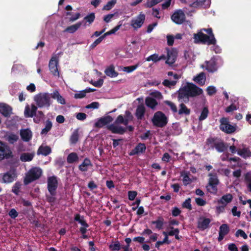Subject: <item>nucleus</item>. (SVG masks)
<instances>
[{
  "instance_id": "nucleus-51",
  "label": "nucleus",
  "mask_w": 251,
  "mask_h": 251,
  "mask_svg": "<svg viewBox=\"0 0 251 251\" xmlns=\"http://www.w3.org/2000/svg\"><path fill=\"white\" fill-rule=\"evenodd\" d=\"M218 140L217 138H209L207 139L206 144L213 147L216 145Z\"/></svg>"
},
{
  "instance_id": "nucleus-31",
  "label": "nucleus",
  "mask_w": 251,
  "mask_h": 251,
  "mask_svg": "<svg viewBox=\"0 0 251 251\" xmlns=\"http://www.w3.org/2000/svg\"><path fill=\"white\" fill-rule=\"evenodd\" d=\"M50 195H46V199L47 202L50 203L51 206H53L55 204L56 198L55 196L56 195V192H53L52 194L49 193Z\"/></svg>"
},
{
  "instance_id": "nucleus-28",
  "label": "nucleus",
  "mask_w": 251,
  "mask_h": 251,
  "mask_svg": "<svg viewBox=\"0 0 251 251\" xmlns=\"http://www.w3.org/2000/svg\"><path fill=\"white\" fill-rule=\"evenodd\" d=\"M145 113V107L144 105L141 104L137 106L136 110L135 115L138 119H142Z\"/></svg>"
},
{
  "instance_id": "nucleus-9",
  "label": "nucleus",
  "mask_w": 251,
  "mask_h": 251,
  "mask_svg": "<svg viewBox=\"0 0 251 251\" xmlns=\"http://www.w3.org/2000/svg\"><path fill=\"white\" fill-rule=\"evenodd\" d=\"M12 152L9 146L0 140V161L13 157Z\"/></svg>"
},
{
  "instance_id": "nucleus-21",
  "label": "nucleus",
  "mask_w": 251,
  "mask_h": 251,
  "mask_svg": "<svg viewBox=\"0 0 251 251\" xmlns=\"http://www.w3.org/2000/svg\"><path fill=\"white\" fill-rule=\"evenodd\" d=\"M32 132L29 129H21L20 130V136L22 139L25 142H28L31 139Z\"/></svg>"
},
{
  "instance_id": "nucleus-49",
  "label": "nucleus",
  "mask_w": 251,
  "mask_h": 251,
  "mask_svg": "<svg viewBox=\"0 0 251 251\" xmlns=\"http://www.w3.org/2000/svg\"><path fill=\"white\" fill-rule=\"evenodd\" d=\"M176 83V80H170L168 79H165L162 84L164 86L168 87H171V86H175Z\"/></svg>"
},
{
  "instance_id": "nucleus-26",
  "label": "nucleus",
  "mask_w": 251,
  "mask_h": 251,
  "mask_svg": "<svg viewBox=\"0 0 251 251\" xmlns=\"http://www.w3.org/2000/svg\"><path fill=\"white\" fill-rule=\"evenodd\" d=\"M51 98L56 100L57 102L61 104H65L66 103L65 100L62 96L60 95L57 90H55L52 93L50 94Z\"/></svg>"
},
{
  "instance_id": "nucleus-14",
  "label": "nucleus",
  "mask_w": 251,
  "mask_h": 251,
  "mask_svg": "<svg viewBox=\"0 0 251 251\" xmlns=\"http://www.w3.org/2000/svg\"><path fill=\"white\" fill-rule=\"evenodd\" d=\"M37 111V107L34 104H32L31 107L27 104L25 107L24 115L26 118H32L35 115Z\"/></svg>"
},
{
  "instance_id": "nucleus-5",
  "label": "nucleus",
  "mask_w": 251,
  "mask_h": 251,
  "mask_svg": "<svg viewBox=\"0 0 251 251\" xmlns=\"http://www.w3.org/2000/svg\"><path fill=\"white\" fill-rule=\"evenodd\" d=\"M151 121L154 126L162 127L166 125L167 123V118L162 112L157 111L154 113L151 119Z\"/></svg>"
},
{
  "instance_id": "nucleus-53",
  "label": "nucleus",
  "mask_w": 251,
  "mask_h": 251,
  "mask_svg": "<svg viewBox=\"0 0 251 251\" xmlns=\"http://www.w3.org/2000/svg\"><path fill=\"white\" fill-rule=\"evenodd\" d=\"M95 15L94 13H91L87 16H86L84 19L88 22L89 24L93 23L95 20Z\"/></svg>"
},
{
  "instance_id": "nucleus-37",
  "label": "nucleus",
  "mask_w": 251,
  "mask_h": 251,
  "mask_svg": "<svg viewBox=\"0 0 251 251\" xmlns=\"http://www.w3.org/2000/svg\"><path fill=\"white\" fill-rule=\"evenodd\" d=\"M78 129H76L74 131L70 137V143L72 144H75L78 141Z\"/></svg>"
},
{
  "instance_id": "nucleus-18",
  "label": "nucleus",
  "mask_w": 251,
  "mask_h": 251,
  "mask_svg": "<svg viewBox=\"0 0 251 251\" xmlns=\"http://www.w3.org/2000/svg\"><path fill=\"white\" fill-rule=\"evenodd\" d=\"M229 231V227L227 224L222 225L219 228V237L218 238V241H222L224 236L228 233Z\"/></svg>"
},
{
  "instance_id": "nucleus-38",
  "label": "nucleus",
  "mask_w": 251,
  "mask_h": 251,
  "mask_svg": "<svg viewBox=\"0 0 251 251\" xmlns=\"http://www.w3.org/2000/svg\"><path fill=\"white\" fill-rule=\"evenodd\" d=\"M74 220L78 222L82 226L89 227V225L87 223L86 221L84 219V217L82 216L80 218V215L79 214H76L75 216Z\"/></svg>"
},
{
  "instance_id": "nucleus-16",
  "label": "nucleus",
  "mask_w": 251,
  "mask_h": 251,
  "mask_svg": "<svg viewBox=\"0 0 251 251\" xmlns=\"http://www.w3.org/2000/svg\"><path fill=\"white\" fill-rule=\"evenodd\" d=\"M0 113L5 117H9L12 113V108L7 104L0 103Z\"/></svg>"
},
{
  "instance_id": "nucleus-25",
  "label": "nucleus",
  "mask_w": 251,
  "mask_h": 251,
  "mask_svg": "<svg viewBox=\"0 0 251 251\" xmlns=\"http://www.w3.org/2000/svg\"><path fill=\"white\" fill-rule=\"evenodd\" d=\"M193 80L201 86L205 84L206 81V76L204 73L201 72L195 76Z\"/></svg>"
},
{
  "instance_id": "nucleus-30",
  "label": "nucleus",
  "mask_w": 251,
  "mask_h": 251,
  "mask_svg": "<svg viewBox=\"0 0 251 251\" xmlns=\"http://www.w3.org/2000/svg\"><path fill=\"white\" fill-rule=\"evenodd\" d=\"M34 155V152H24L21 154L20 160L23 162L30 161L33 159Z\"/></svg>"
},
{
  "instance_id": "nucleus-44",
  "label": "nucleus",
  "mask_w": 251,
  "mask_h": 251,
  "mask_svg": "<svg viewBox=\"0 0 251 251\" xmlns=\"http://www.w3.org/2000/svg\"><path fill=\"white\" fill-rule=\"evenodd\" d=\"M52 126V123L50 120H47L46 123L45 127L42 129L41 134H47L51 128Z\"/></svg>"
},
{
  "instance_id": "nucleus-19",
  "label": "nucleus",
  "mask_w": 251,
  "mask_h": 251,
  "mask_svg": "<svg viewBox=\"0 0 251 251\" xmlns=\"http://www.w3.org/2000/svg\"><path fill=\"white\" fill-rule=\"evenodd\" d=\"M202 68H205L206 70L209 72H214L217 69L215 61L214 59H211L208 61L205 62V65H201Z\"/></svg>"
},
{
  "instance_id": "nucleus-11",
  "label": "nucleus",
  "mask_w": 251,
  "mask_h": 251,
  "mask_svg": "<svg viewBox=\"0 0 251 251\" xmlns=\"http://www.w3.org/2000/svg\"><path fill=\"white\" fill-rule=\"evenodd\" d=\"M58 185L57 177L55 176H50L47 178V189L49 193L56 192Z\"/></svg>"
},
{
  "instance_id": "nucleus-20",
  "label": "nucleus",
  "mask_w": 251,
  "mask_h": 251,
  "mask_svg": "<svg viewBox=\"0 0 251 251\" xmlns=\"http://www.w3.org/2000/svg\"><path fill=\"white\" fill-rule=\"evenodd\" d=\"M145 19V16L144 14H140L137 18L132 20V26L135 29L141 27Z\"/></svg>"
},
{
  "instance_id": "nucleus-64",
  "label": "nucleus",
  "mask_w": 251,
  "mask_h": 251,
  "mask_svg": "<svg viewBox=\"0 0 251 251\" xmlns=\"http://www.w3.org/2000/svg\"><path fill=\"white\" fill-rule=\"evenodd\" d=\"M88 187L90 190L93 191L98 188L97 185L93 180L90 181L88 184Z\"/></svg>"
},
{
  "instance_id": "nucleus-46",
  "label": "nucleus",
  "mask_w": 251,
  "mask_h": 251,
  "mask_svg": "<svg viewBox=\"0 0 251 251\" xmlns=\"http://www.w3.org/2000/svg\"><path fill=\"white\" fill-rule=\"evenodd\" d=\"M21 187V183L19 181H17L12 186V192L17 196L19 195Z\"/></svg>"
},
{
  "instance_id": "nucleus-56",
  "label": "nucleus",
  "mask_w": 251,
  "mask_h": 251,
  "mask_svg": "<svg viewBox=\"0 0 251 251\" xmlns=\"http://www.w3.org/2000/svg\"><path fill=\"white\" fill-rule=\"evenodd\" d=\"M207 94L209 96H212L216 93V89L214 86H208L206 89Z\"/></svg>"
},
{
  "instance_id": "nucleus-2",
  "label": "nucleus",
  "mask_w": 251,
  "mask_h": 251,
  "mask_svg": "<svg viewBox=\"0 0 251 251\" xmlns=\"http://www.w3.org/2000/svg\"><path fill=\"white\" fill-rule=\"evenodd\" d=\"M50 94L48 93H41L34 96V100L39 108H49L51 104Z\"/></svg>"
},
{
  "instance_id": "nucleus-22",
  "label": "nucleus",
  "mask_w": 251,
  "mask_h": 251,
  "mask_svg": "<svg viewBox=\"0 0 251 251\" xmlns=\"http://www.w3.org/2000/svg\"><path fill=\"white\" fill-rule=\"evenodd\" d=\"M92 166L91 160L88 158H85L83 162L79 165L78 169L81 172H87L89 167Z\"/></svg>"
},
{
  "instance_id": "nucleus-27",
  "label": "nucleus",
  "mask_w": 251,
  "mask_h": 251,
  "mask_svg": "<svg viewBox=\"0 0 251 251\" xmlns=\"http://www.w3.org/2000/svg\"><path fill=\"white\" fill-rule=\"evenodd\" d=\"M145 104L148 107L154 110L156 106L158 105V102L154 98L148 97L145 99Z\"/></svg>"
},
{
  "instance_id": "nucleus-10",
  "label": "nucleus",
  "mask_w": 251,
  "mask_h": 251,
  "mask_svg": "<svg viewBox=\"0 0 251 251\" xmlns=\"http://www.w3.org/2000/svg\"><path fill=\"white\" fill-rule=\"evenodd\" d=\"M95 128H106L110 130V116H103L97 120L94 125Z\"/></svg>"
},
{
  "instance_id": "nucleus-17",
  "label": "nucleus",
  "mask_w": 251,
  "mask_h": 251,
  "mask_svg": "<svg viewBox=\"0 0 251 251\" xmlns=\"http://www.w3.org/2000/svg\"><path fill=\"white\" fill-rule=\"evenodd\" d=\"M177 56V52L176 50L174 49L168 50L166 63L169 65L173 64L176 61Z\"/></svg>"
},
{
  "instance_id": "nucleus-34",
  "label": "nucleus",
  "mask_w": 251,
  "mask_h": 251,
  "mask_svg": "<svg viewBox=\"0 0 251 251\" xmlns=\"http://www.w3.org/2000/svg\"><path fill=\"white\" fill-rule=\"evenodd\" d=\"M189 173L186 172H182L181 173V176H183L182 181L185 185H187L191 183L193 181V179L189 177Z\"/></svg>"
},
{
  "instance_id": "nucleus-40",
  "label": "nucleus",
  "mask_w": 251,
  "mask_h": 251,
  "mask_svg": "<svg viewBox=\"0 0 251 251\" xmlns=\"http://www.w3.org/2000/svg\"><path fill=\"white\" fill-rule=\"evenodd\" d=\"M179 115H189L190 113V110L183 103L179 105V109L178 111Z\"/></svg>"
},
{
  "instance_id": "nucleus-39",
  "label": "nucleus",
  "mask_w": 251,
  "mask_h": 251,
  "mask_svg": "<svg viewBox=\"0 0 251 251\" xmlns=\"http://www.w3.org/2000/svg\"><path fill=\"white\" fill-rule=\"evenodd\" d=\"M110 35V31H108L105 33L103 35L100 36L97 39H96L91 45V48L92 49L96 47L98 44H99L104 38L106 36Z\"/></svg>"
},
{
  "instance_id": "nucleus-61",
  "label": "nucleus",
  "mask_w": 251,
  "mask_h": 251,
  "mask_svg": "<svg viewBox=\"0 0 251 251\" xmlns=\"http://www.w3.org/2000/svg\"><path fill=\"white\" fill-rule=\"evenodd\" d=\"M87 115L84 113H78L76 114V118L80 121H84L86 119Z\"/></svg>"
},
{
  "instance_id": "nucleus-54",
  "label": "nucleus",
  "mask_w": 251,
  "mask_h": 251,
  "mask_svg": "<svg viewBox=\"0 0 251 251\" xmlns=\"http://www.w3.org/2000/svg\"><path fill=\"white\" fill-rule=\"evenodd\" d=\"M150 96L152 97L151 98H154L158 100L162 99L163 97L161 93L157 91H155L151 93Z\"/></svg>"
},
{
  "instance_id": "nucleus-62",
  "label": "nucleus",
  "mask_w": 251,
  "mask_h": 251,
  "mask_svg": "<svg viewBox=\"0 0 251 251\" xmlns=\"http://www.w3.org/2000/svg\"><path fill=\"white\" fill-rule=\"evenodd\" d=\"M235 235L237 237H238L239 236H242L245 239H247L248 237L245 232L241 229H238L236 231Z\"/></svg>"
},
{
  "instance_id": "nucleus-59",
  "label": "nucleus",
  "mask_w": 251,
  "mask_h": 251,
  "mask_svg": "<svg viewBox=\"0 0 251 251\" xmlns=\"http://www.w3.org/2000/svg\"><path fill=\"white\" fill-rule=\"evenodd\" d=\"M8 215L11 217V218L15 219L16 217H18V213L14 208H12L9 211Z\"/></svg>"
},
{
  "instance_id": "nucleus-29",
  "label": "nucleus",
  "mask_w": 251,
  "mask_h": 251,
  "mask_svg": "<svg viewBox=\"0 0 251 251\" xmlns=\"http://www.w3.org/2000/svg\"><path fill=\"white\" fill-rule=\"evenodd\" d=\"M51 151V148L49 146H41L38 149L37 154L38 155L42 154L44 156H47L50 153Z\"/></svg>"
},
{
  "instance_id": "nucleus-42",
  "label": "nucleus",
  "mask_w": 251,
  "mask_h": 251,
  "mask_svg": "<svg viewBox=\"0 0 251 251\" xmlns=\"http://www.w3.org/2000/svg\"><path fill=\"white\" fill-rule=\"evenodd\" d=\"M44 114L41 111H36L35 115L34 116L33 121L35 123H39L44 118Z\"/></svg>"
},
{
  "instance_id": "nucleus-23",
  "label": "nucleus",
  "mask_w": 251,
  "mask_h": 251,
  "mask_svg": "<svg viewBox=\"0 0 251 251\" xmlns=\"http://www.w3.org/2000/svg\"><path fill=\"white\" fill-rule=\"evenodd\" d=\"M146 147L144 144L139 143L134 149L132 150L129 154L131 155L138 154L144 152L146 150Z\"/></svg>"
},
{
  "instance_id": "nucleus-55",
  "label": "nucleus",
  "mask_w": 251,
  "mask_h": 251,
  "mask_svg": "<svg viewBox=\"0 0 251 251\" xmlns=\"http://www.w3.org/2000/svg\"><path fill=\"white\" fill-rule=\"evenodd\" d=\"M88 227H85V226H81L79 228V231L82 234V238L84 239H86L88 238V236L86 235V233L87 231V228Z\"/></svg>"
},
{
  "instance_id": "nucleus-13",
  "label": "nucleus",
  "mask_w": 251,
  "mask_h": 251,
  "mask_svg": "<svg viewBox=\"0 0 251 251\" xmlns=\"http://www.w3.org/2000/svg\"><path fill=\"white\" fill-rule=\"evenodd\" d=\"M172 20L177 24L183 23L185 20V15L184 12L178 10L176 11L171 17Z\"/></svg>"
},
{
  "instance_id": "nucleus-35",
  "label": "nucleus",
  "mask_w": 251,
  "mask_h": 251,
  "mask_svg": "<svg viewBox=\"0 0 251 251\" xmlns=\"http://www.w3.org/2000/svg\"><path fill=\"white\" fill-rule=\"evenodd\" d=\"M81 25V22H78L75 25L68 26L66 28L65 31L70 33H73L75 32L80 27Z\"/></svg>"
},
{
  "instance_id": "nucleus-32",
  "label": "nucleus",
  "mask_w": 251,
  "mask_h": 251,
  "mask_svg": "<svg viewBox=\"0 0 251 251\" xmlns=\"http://www.w3.org/2000/svg\"><path fill=\"white\" fill-rule=\"evenodd\" d=\"M166 57L164 55L159 56L157 54H153L150 55L146 58V61H152L154 62H156L162 59H165Z\"/></svg>"
},
{
  "instance_id": "nucleus-12",
  "label": "nucleus",
  "mask_w": 251,
  "mask_h": 251,
  "mask_svg": "<svg viewBox=\"0 0 251 251\" xmlns=\"http://www.w3.org/2000/svg\"><path fill=\"white\" fill-rule=\"evenodd\" d=\"M58 65V60L57 57L52 56L49 62V67L50 73L55 76H59Z\"/></svg>"
},
{
  "instance_id": "nucleus-63",
  "label": "nucleus",
  "mask_w": 251,
  "mask_h": 251,
  "mask_svg": "<svg viewBox=\"0 0 251 251\" xmlns=\"http://www.w3.org/2000/svg\"><path fill=\"white\" fill-rule=\"evenodd\" d=\"M183 207L189 210L191 209V200L190 198L186 200L183 203Z\"/></svg>"
},
{
  "instance_id": "nucleus-43",
  "label": "nucleus",
  "mask_w": 251,
  "mask_h": 251,
  "mask_svg": "<svg viewBox=\"0 0 251 251\" xmlns=\"http://www.w3.org/2000/svg\"><path fill=\"white\" fill-rule=\"evenodd\" d=\"M238 154L244 157H248L251 156V151L247 149H243L238 150Z\"/></svg>"
},
{
  "instance_id": "nucleus-33",
  "label": "nucleus",
  "mask_w": 251,
  "mask_h": 251,
  "mask_svg": "<svg viewBox=\"0 0 251 251\" xmlns=\"http://www.w3.org/2000/svg\"><path fill=\"white\" fill-rule=\"evenodd\" d=\"M79 157L75 152H71L67 157V161L69 164H72L78 161Z\"/></svg>"
},
{
  "instance_id": "nucleus-57",
  "label": "nucleus",
  "mask_w": 251,
  "mask_h": 251,
  "mask_svg": "<svg viewBox=\"0 0 251 251\" xmlns=\"http://www.w3.org/2000/svg\"><path fill=\"white\" fill-rule=\"evenodd\" d=\"M165 102L166 104L169 106L170 108L174 112L176 113L177 112V107L175 103L170 101H166Z\"/></svg>"
},
{
  "instance_id": "nucleus-60",
  "label": "nucleus",
  "mask_w": 251,
  "mask_h": 251,
  "mask_svg": "<svg viewBox=\"0 0 251 251\" xmlns=\"http://www.w3.org/2000/svg\"><path fill=\"white\" fill-rule=\"evenodd\" d=\"M86 94L85 90L81 91L77 93H75L74 95V98L75 99H82L85 97Z\"/></svg>"
},
{
  "instance_id": "nucleus-24",
  "label": "nucleus",
  "mask_w": 251,
  "mask_h": 251,
  "mask_svg": "<svg viewBox=\"0 0 251 251\" xmlns=\"http://www.w3.org/2000/svg\"><path fill=\"white\" fill-rule=\"evenodd\" d=\"M232 195L231 194H227L223 196L218 201V203L226 206L232 201Z\"/></svg>"
},
{
  "instance_id": "nucleus-15",
  "label": "nucleus",
  "mask_w": 251,
  "mask_h": 251,
  "mask_svg": "<svg viewBox=\"0 0 251 251\" xmlns=\"http://www.w3.org/2000/svg\"><path fill=\"white\" fill-rule=\"evenodd\" d=\"M211 220L203 217H201L198 221V228L201 230H203L209 227Z\"/></svg>"
},
{
  "instance_id": "nucleus-45",
  "label": "nucleus",
  "mask_w": 251,
  "mask_h": 251,
  "mask_svg": "<svg viewBox=\"0 0 251 251\" xmlns=\"http://www.w3.org/2000/svg\"><path fill=\"white\" fill-rule=\"evenodd\" d=\"M209 113V110L207 107H204L202 108L201 115L199 118L200 121H203L205 120L207 117Z\"/></svg>"
},
{
  "instance_id": "nucleus-3",
  "label": "nucleus",
  "mask_w": 251,
  "mask_h": 251,
  "mask_svg": "<svg viewBox=\"0 0 251 251\" xmlns=\"http://www.w3.org/2000/svg\"><path fill=\"white\" fill-rule=\"evenodd\" d=\"M194 39L196 43H202L203 44L210 45H215L216 40L214 35H207L200 31L197 34H194Z\"/></svg>"
},
{
  "instance_id": "nucleus-6",
  "label": "nucleus",
  "mask_w": 251,
  "mask_h": 251,
  "mask_svg": "<svg viewBox=\"0 0 251 251\" xmlns=\"http://www.w3.org/2000/svg\"><path fill=\"white\" fill-rule=\"evenodd\" d=\"M17 177L16 170H10L6 173L0 174V182L5 184L11 183L16 180Z\"/></svg>"
},
{
  "instance_id": "nucleus-48",
  "label": "nucleus",
  "mask_w": 251,
  "mask_h": 251,
  "mask_svg": "<svg viewBox=\"0 0 251 251\" xmlns=\"http://www.w3.org/2000/svg\"><path fill=\"white\" fill-rule=\"evenodd\" d=\"M219 152L223 151L225 149V146L223 142L218 140L214 146Z\"/></svg>"
},
{
  "instance_id": "nucleus-8",
  "label": "nucleus",
  "mask_w": 251,
  "mask_h": 251,
  "mask_svg": "<svg viewBox=\"0 0 251 251\" xmlns=\"http://www.w3.org/2000/svg\"><path fill=\"white\" fill-rule=\"evenodd\" d=\"M209 177L208 183L206 186V189L208 192L211 193H216L217 191V186L219 183V180L216 174L210 173L208 175Z\"/></svg>"
},
{
  "instance_id": "nucleus-52",
  "label": "nucleus",
  "mask_w": 251,
  "mask_h": 251,
  "mask_svg": "<svg viewBox=\"0 0 251 251\" xmlns=\"http://www.w3.org/2000/svg\"><path fill=\"white\" fill-rule=\"evenodd\" d=\"M138 67V64H136L133 66L125 67L123 68V70L126 73H130L134 71Z\"/></svg>"
},
{
  "instance_id": "nucleus-47",
  "label": "nucleus",
  "mask_w": 251,
  "mask_h": 251,
  "mask_svg": "<svg viewBox=\"0 0 251 251\" xmlns=\"http://www.w3.org/2000/svg\"><path fill=\"white\" fill-rule=\"evenodd\" d=\"M163 0H147V2L145 4V6L147 7H151Z\"/></svg>"
},
{
  "instance_id": "nucleus-50",
  "label": "nucleus",
  "mask_w": 251,
  "mask_h": 251,
  "mask_svg": "<svg viewBox=\"0 0 251 251\" xmlns=\"http://www.w3.org/2000/svg\"><path fill=\"white\" fill-rule=\"evenodd\" d=\"M245 180L248 181V188L251 192V172H249L245 175Z\"/></svg>"
},
{
  "instance_id": "nucleus-58",
  "label": "nucleus",
  "mask_w": 251,
  "mask_h": 251,
  "mask_svg": "<svg viewBox=\"0 0 251 251\" xmlns=\"http://www.w3.org/2000/svg\"><path fill=\"white\" fill-rule=\"evenodd\" d=\"M100 106V104L98 102H92L89 104H88L86 106V108L87 109H97L99 108Z\"/></svg>"
},
{
  "instance_id": "nucleus-1",
  "label": "nucleus",
  "mask_w": 251,
  "mask_h": 251,
  "mask_svg": "<svg viewBox=\"0 0 251 251\" xmlns=\"http://www.w3.org/2000/svg\"><path fill=\"white\" fill-rule=\"evenodd\" d=\"M203 94V90L192 83H187L178 91V98L188 100L189 97H196Z\"/></svg>"
},
{
  "instance_id": "nucleus-36",
  "label": "nucleus",
  "mask_w": 251,
  "mask_h": 251,
  "mask_svg": "<svg viewBox=\"0 0 251 251\" xmlns=\"http://www.w3.org/2000/svg\"><path fill=\"white\" fill-rule=\"evenodd\" d=\"M19 139V136L13 133H10L6 136V140L10 144H14Z\"/></svg>"
},
{
  "instance_id": "nucleus-41",
  "label": "nucleus",
  "mask_w": 251,
  "mask_h": 251,
  "mask_svg": "<svg viewBox=\"0 0 251 251\" xmlns=\"http://www.w3.org/2000/svg\"><path fill=\"white\" fill-rule=\"evenodd\" d=\"M111 131L113 133L122 134L126 131V129L120 126H111Z\"/></svg>"
},
{
  "instance_id": "nucleus-7",
  "label": "nucleus",
  "mask_w": 251,
  "mask_h": 251,
  "mask_svg": "<svg viewBox=\"0 0 251 251\" xmlns=\"http://www.w3.org/2000/svg\"><path fill=\"white\" fill-rule=\"evenodd\" d=\"M220 128L224 132L227 134H231L236 131V126L230 125L228 119L222 118L220 119Z\"/></svg>"
},
{
  "instance_id": "nucleus-4",
  "label": "nucleus",
  "mask_w": 251,
  "mask_h": 251,
  "mask_svg": "<svg viewBox=\"0 0 251 251\" xmlns=\"http://www.w3.org/2000/svg\"><path fill=\"white\" fill-rule=\"evenodd\" d=\"M42 174V170L38 167H34L29 170L24 179L26 185L39 179Z\"/></svg>"
}]
</instances>
